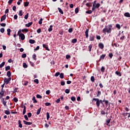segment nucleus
<instances>
[{
	"mask_svg": "<svg viewBox=\"0 0 130 130\" xmlns=\"http://www.w3.org/2000/svg\"><path fill=\"white\" fill-rule=\"evenodd\" d=\"M34 83H36V84H39V80L38 79H35L34 80Z\"/></svg>",
	"mask_w": 130,
	"mask_h": 130,
	"instance_id": "c03bdc74",
	"label": "nucleus"
},
{
	"mask_svg": "<svg viewBox=\"0 0 130 130\" xmlns=\"http://www.w3.org/2000/svg\"><path fill=\"white\" fill-rule=\"evenodd\" d=\"M58 10L61 15H63V11L60 8H58Z\"/></svg>",
	"mask_w": 130,
	"mask_h": 130,
	"instance_id": "aec40b11",
	"label": "nucleus"
},
{
	"mask_svg": "<svg viewBox=\"0 0 130 130\" xmlns=\"http://www.w3.org/2000/svg\"><path fill=\"white\" fill-rule=\"evenodd\" d=\"M92 44H90L89 45V46H88L89 51L90 52L91 50H92Z\"/></svg>",
	"mask_w": 130,
	"mask_h": 130,
	"instance_id": "c85d7f7f",
	"label": "nucleus"
},
{
	"mask_svg": "<svg viewBox=\"0 0 130 130\" xmlns=\"http://www.w3.org/2000/svg\"><path fill=\"white\" fill-rule=\"evenodd\" d=\"M6 18H7V16L6 15V14L2 16L1 17V21L3 22V21H5V20H6Z\"/></svg>",
	"mask_w": 130,
	"mask_h": 130,
	"instance_id": "1a4fd4ad",
	"label": "nucleus"
},
{
	"mask_svg": "<svg viewBox=\"0 0 130 130\" xmlns=\"http://www.w3.org/2000/svg\"><path fill=\"white\" fill-rule=\"evenodd\" d=\"M68 32L69 33H72V32H73V28H69V30H68Z\"/></svg>",
	"mask_w": 130,
	"mask_h": 130,
	"instance_id": "864d4df0",
	"label": "nucleus"
},
{
	"mask_svg": "<svg viewBox=\"0 0 130 130\" xmlns=\"http://www.w3.org/2000/svg\"><path fill=\"white\" fill-rule=\"evenodd\" d=\"M45 105H46V106H50V105H51V104H50V103H46Z\"/></svg>",
	"mask_w": 130,
	"mask_h": 130,
	"instance_id": "5fc2aeb1",
	"label": "nucleus"
},
{
	"mask_svg": "<svg viewBox=\"0 0 130 130\" xmlns=\"http://www.w3.org/2000/svg\"><path fill=\"white\" fill-rule=\"evenodd\" d=\"M27 56V54L26 53H24L22 55L21 57L22 58H25V57Z\"/></svg>",
	"mask_w": 130,
	"mask_h": 130,
	"instance_id": "ea45409f",
	"label": "nucleus"
},
{
	"mask_svg": "<svg viewBox=\"0 0 130 130\" xmlns=\"http://www.w3.org/2000/svg\"><path fill=\"white\" fill-rule=\"evenodd\" d=\"M60 74V73L59 72H57V73H55V77H58V76H59Z\"/></svg>",
	"mask_w": 130,
	"mask_h": 130,
	"instance_id": "13d9d810",
	"label": "nucleus"
},
{
	"mask_svg": "<svg viewBox=\"0 0 130 130\" xmlns=\"http://www.w3.org/2000/svg\"><path fill=\"white\" fill-rule=\"evenodd\" d=\"M39 48H40V47L38 46L36 48L34 49V50H39Z\"/></svg>",
	"mask_w": 130,
	"mask_h": 130,
	"instance_id": "69168bd1",
	"label": "nucleus"
},
{
	"mask_svg": "<svg viewBox=\"0 0 130 130\" xmlns=\"http://www.w3.org/2000/svg\"><path fill=\"white\" fill-rule=\"evenodd\" d=\"M5 114H7V115H9L10 114V111L9 110H5Z\"/></svg>",
	"mask_w": 130,
	"mask_h": 130,
	"instance_id": "a878e982",
	"label": "nucleus"
},
{
	"mask_svg": "<svg viewBox=\"0 0 130 130\" xmlns=\"http://www.w3.org/2000/svg\"><path fill=\"white\" fill-rule=\"evenodd\" d=\"M27 116H28V117H29V118L31 117V116H32V113H27Z\"/></svg>",
	"mask_w": 130,
	"mask_h": 130,
	"instance_id": "bf43d9fd",
	"label": "nucleus"
},
{
	"mask_svg": "<svg viewBox=\"0 0 130 130\" xmlns=\"http://www.w3.org/2000/svg\"><path fill=\"white\" fill-rule=\"evenodd\" d=\"M66 58H67V59H69V58H71V55H66Z\"/></svg>",
	"mask_w": 130,
	"mask_h": 130,
	"instance_id": "774afa93",
	"label": "nucleus"
},
{
	"mask_svg": "<svg viewBox=\"0 0 130 130\" xmlns=\"http://www.w3.org/2000/svg\"><path fill=\"white\" fill-rule=\"evenodd\" d=\"M18 89H19L18 88L16 87V88H15V89H14V92L15 93L18 92Z\"/></svg>",
	"mask_w": 130,
	"mask_h": 130,
	"instance_id": "e2e57ef3",
	"label": "nucleus"
},
{
	"mask_svg": "<svg viewBox=\"0 0 130 130\" xmlns=\"http://www.w3.org/2000/svg\"><path fill=\"white\" fill-rule=\"evenodd\" d=\"M105 56H106V54H104L100 56V59H104V58H105Z\"/></svg>",
	"mask_w": 130,
	"mask_h": 130,
	"instance_id": "f3484780",
	"label": "nucleus"
},
{
	"mask_svg": "<svg viewBox=\"0 0 130 130\" xmlns=\"http://www.w3.org/2000/svg\"><path fill=\"white\" fill-rule=\"evenodd\" d=\"M32 100L33 101V103H37V100H36V99H35V96L32 98Z\"/></svg>",
	"mask_w": 130,
	"mask_h": 130,
	"instance_id": "4be33fe9",
	"label": "nucleus"
},
{
	"mask_svg": "<svg viewBox=\"0 0 130 130\" xmlns=\"http://www.w3.org/2000/svg\"><path fill=\"white\" fill-rule=\"evenodd\" d=\"M46 116H47V120H48L49 119L50 117V116L49 115V113H48V112L46 113Z\"/></svg>",
	"mask_w": 130,
	"mask_h": 130,
	"instance_id": "393cba45",
	"label": "nucleus"
},
{
	"mask_svg": "<svg viewBox=\"0 0 130 130\" xmlns=\"http://www.w3.org/2000/svg\"><path fill=\"white\" fill-rule=\"evenodd\" d=\"M109 56L110 58H112V57L113 56V54L112 53H109Z\"/></svg>",
	"mask_w": 130,
	"mask_h": 130,
	"instance_id": "8fccbe9b",
	"label": "nucleus"
},
{
	"mask_svg": "<svg viewBox=\"0 0 130 130\" xmlns=\"http://www.w3.org/2000/svg\"><path fill=\"white\" fill-rule=\"evenodd\" d=\"M101 71L102 72V73H104V72H105V68H104L103 66L102 67Z\"/></svg>",
	"mask_w": 130,
	"mask_h": 130,
	"instance_id": "7c9ffc66",
	"label": "nucleus"
},
{
	"mask_svg": "<svg viewBox=\"0 0 130 130\" xmlns=\"http://www.w3.org/2000/svg\"><path fill=\"white\" fill-rule=\"evenodd\" d=\"M41 112V107H40L37 112V115H39L40 114V112Z\"/></svg>",
	"mask_w": 130,
	"mask_h": 130,
	"instance_id": "2eb2a0df",
	"label": "nucleus"
},
{
	"mask_svg": "<svg viewBox=\"0 0 130 130\" xmlns=\"http://www.w3.org/2000/svg\"><path fill=\"white\" fill-rule=\"evenodd\" d=\"M112 24H109L108 26H106L103 29V33H107L109 34V33H111L112 31Z\"/></svg>",
	"mask_w": 130,
	"mask_h": 130,
	"instance_id": "f257e3e1",
	"label": "nucleus"
},
{
	"mask_svg": "<svg viewBox=\"0 0 130 130\" xmlns=\"http://www.w3.org/2000/svg\"><path fill=\"white\" fill-rule=\"evenodd\" d=\"M111 120V119H108L106 120L105 124H106L107 125H108L109 126H110L111 125L109 124V123H110Z\"/></svg>",
	"mask_w": 130,
	"mask_h": 130,
	"instance_id": "423d86ee",
	"label": "nucleus"
},
{
	"mask_svg": "<svg viewBox=\"0 0 130 130\" xmlns=\"http://www.w3.org/2000/svg\"><path fill=\"white\" fill-rule=\"evenodd\" d=\"M23 123L26 125H31V124H32V122L26 121L25 120H23Z\"/></svg>",
	"mask_w": 130,
	"mask_h": 130,
	"instance_id": "6e6552de",
	"label": "nucleus"
},
{
	"mask_svg": "<svg viewBox=\"0 0 130 130\" xmlns=\"http://www.w3.org/2000/svg\"><path fill=\"white\" fill-rule=\"evenodd\" d=\"M22 12H23L22 10H20L19 12V16L20 17H22V16H23V14L22 13Z\"/></svg>",
	"mask_w": 130,
	"mask_h": 130,
	"instance_id": "c756f323",
	"label": "nucleus"
},
{
	"mask_svg": "<svg viewBox=\"0 0 130 130\" xmlns=\"http://www.w3.org/2000/svg\"><path fill=\"white\" fill-rule=\"evenodd\" d=\"M11 80H12V78L11 77H9V79L5 78L4 79V83L6 84V85H8V84L11 82Z\"/></svg>",
	"mask_w": 130,
	"mask_h": 130,
	"instance_id": "f03ea898",
	"label": "nucleus"
},
{
	"mask_svg": "<svg viewBox=\"0 0 130 130\" xmlns=\"http://www.w3.org/2000/svg\"><path fill=\"white\" fill-rule=\"evenodd\" d=\"M71 100L72 101H76V98L75 96L71 97Z\"/></svg>",
	"mask_w": 130,
	"mask_h": 130,
	"instance_id": "6e6d98bb",
	"label": "nucleus"
},
{
	"mask_svg": "<svg viewBox=\"0 0 130 130\" xmlns=\"http://www.w3.org/2000/svg\"><path fill=\"white\" fill-rule=\"evenodd\" d=\"M26 113V109H23L22 114L23 115H25V114Z\"/></svg>",
	"mask_w": 130,
	"mask_h": 130,
	"instance_id": "0e129e2a",
	"label": "nucleus"
},
{
	"mask_svg": "<svg viewBox=\"0 0 130 130\" xmlns=\"http://www.w3.org/2000/svg\"><path fill=\"white\" fill-rule=\"evenodd\" d=\"M22 30H21V29H19L18 31V33H17V36H20V34H22Z\"/></svg>",
	"mask_w": 130,
	"mask_h": 130,
	"instance_id": "79ce46f5",
	"label": "nucleus"
},
{
	"mask_svg": "<svg viewBox=\"0 0 130 130\" xmlns=\"http://www.w3.org/2000/svg\"><path fill=\"white\" fill-rule=\"evenodd\" d=\"M124 16L127 18H130V14L128 12H126L124 14Z\"/></svg>",
	"mask_w": 130,
	"mask_h": 130,
	"instance_id": "f8f14e48",
	"label": "nucleus"
},
{
	"mask_svg": "<svg viewBox=\"0 0 130 130\" xmlns=\"http://www.w3.org/2000/svg\"><path fill=\"white\" fill-rule=\"evenodd\" d=\"M43 47L46 49V50H48V51H49V49L48 48V46L46 45L45 44H43Z\"/></svg>",
	"mask_w": 130,
	"mask_h": 130,
	"instance_id": "9d476101",
	"label": "nucleus"
},
{
	"mask_svg": "<svg viewBox=\"0 0 130 130\" xmlns=\"http://www.w3.org/2000/svg\"><path fill=\"white\" fill-rule=\"evenodd\" d=\"M7 35H8V36H10L11 35V29L10 28L7 29Z\"/></svg>",
	"mask_w": 130,
	"mask_h": 130,
	"instance_id": "a211bd4d",
	"label": "nucleus"
},
{
	"mask_svg": "<svg viewBox=\"0 0 130 130\" xmlns=\"http://www.w3.org/2000/svg\"><path fill=\"white\" fill-rule=\"evenodd\" d=\"M90 80L91 82H95V78H94V76H91Z\"/></svg>",
	"mask_w": 130,
	"mask_h": 130,
	"instance_id": "4c0bfd02",
	"label": "nucleus"
},
{
	"mask_svg": "<svg viewBox=\"0 0 130 130\" xmlns=\"http://www.w3.org/2000/svg\"><path fill=\"white\" fill-rule=\"evenodd\" d=\"M18 126H19V127H20V128H22V127H23L22 123L21 122V120H20L18 121Z\"/></svg>",
	"mask_w": 130,
	"mask_h": 130,
	"instance_id": "ddd939ff",
	"label": "nucleus"
},
{
	"mask_svg": "<svg viewBox=\"0 0 130 130\" xmlns=\"http://www.w3.org/2000/svg\"><path fill=\"white\" fill-rule=\"evenodd\" d=\"M75 12L76 14H78L79 13V9L76 8L75 10Z\"/></svg>",
	"mask_w": 130,
	"mask_h": 130,
	"instance_id": "de8ad7c7",
	"label": "nucleus"
},
{
	"mask_svg": "<svg viewBox=\"0 0 130 130\" xmlns=\"http://www.w3.org/2000/svg\"><path fill=\"white\" fill-rule=\"evenodd\" d=\"M7 75L8 76V77H9V78H10V77H11V71H8Z\"/></svg>",
	"mask_w": 130,
	"mask_h": 130,
	"instance_id": "e433bc0d",
	"label": "nucleus"
},
{
	"mask_svg": "<svg viewBox=\"0 0 130 130\" xmlns=\"http://www.w3.org/2000/svg\"><path fill=\"white\" fill-rule=\"evenodd\" d=\"M88 33H89V29L87 28L85 31L86 38H88L89 37Z\"/></svg>",
	"mask_w": 130,
	"mask_h": 130,
	"instance_id": "0eeeda50",
	"label": "nucleus"
},
{
	"mask_svg": "<svg viewBox=\"0 0 130 130\" xmlns=\"http://www.w3.org/2000/svg\"><path fill=\"white\" fill-rule=\"evenodd\" d=\"M6 64V62L3 61L1 64H0V69H2L3 67H4Z\"/></svg>",
	"mask_w": 130,
	"mask_h": 130,
	"instance_id": "412c9836",
	"label": "nucleus"
},
{
	"mask_svg": "<svg viewBox=\"0 0 130 130\" xmlns=\"http://www.w3.org/2000/svg\"><path fill=\"white\" fill-rule=\"evenodd\" d=\"M94 7L96 9H98L100 7V4L98 3V4H95V5H94Z\"/></svg>",
	"mask_w": 130,
	"mask_h": 130,
	"instance_id": "b1692460",
	"label": "nucleus"
},
{
	"mask_svg": "<svg viewBox=\"0 0 130 130\" xmlns=\"http://www.w3.org/2000/svg\"><path fill=\"white\" fill-rule=\"evenodd\" d=\"M116 75H117V76H119V77H121V74H120V72H118V71H116L115 72Z\"/></svg>",
	"mask_w": 130,
	"mask_h": 130,
	"instance_id": "473e14b6",
	"label": "nucleus"
},
{
	"mask_svg": "<svg viewBox=\"0 0 130 130\" xmlns=\"http://www.w3.org/2000/svg\"><path fill=\"white\" fill-rule=\"evenodd\" d=\"M103 102L105 103V104L107 106V105H108V103H109L108 101L104 100Z\"/></svg>",
	"mask_w": 130,
	"mask_h": 130,
	"instance_id": "58836bf2",
	"label": "nucleus"
},
{
	"mask_svg": "<svg viewBox=\"0 0 130 130\" xmlns=\"http://www.w3.org/2000/svg\"><path fill=\"white\" fill-rule=\"evenodd\" d=\"M13 101L16 103L18 101V99H17V98H14Z\"/></svg>",
	"mask_w": 130,
	"mask_h": 130,
	"instance_id": "338daca9",
	"label": "nucleus"
},
{
	"mask_svg": "<svg viewBox=\"0 0 130 130\" xmlns=\"http://www.w3.org/2000/svg\"><path fill=\"white\" fill-rule=\"evenodd\" d=\"M29 43H30V44H34V43H35V40H32V39H30L29 40Z\"/></svg>",
	"mask_w": 130,
	"mask_h": 130,
	"instance_id": "4468645a",
	"label": "nucleus"
},
{
	"mask_svg": "<svg viewBox=\"0 0 130 130\" xmlns=\"http://www.w3.org/2000/svg\"><path fill=\"white\" fill-rule=\"evenodd\" d=\"M59 77H60V79H63V77H64L63 73H60Z\"/></svg>",
	"mask_w": 130,
	"mask_h": 130,
	"instance_id": "cd10ccee",
	"label": "nucleus"
},
{
	"mask_svg": "<svg viewBox=\"0 0 130 130\" xmlns=\"http://www.w3.org/2000/svg\"><path fill=\"white\" fill-rule=\"evenodd\" d=\"M1 26H2V27H6V23H1L0 24Z\"/></svg>",
	"mask_w": 130,
	"mask_h": 130,
	"instance_id": "680f3d73",
	"label": "nucleus"
},
{
	"mask_svg": "<svg viewBox=\"0 0 130 130\" xmlns=\"http://www.w3.org/2000/svg\"><path fill=\"white\" fill-rule=\"evenodd\" d=\"M46 94H47V95H49V94H50V90H48L46 91Z\"/></svg>",
	"mask_w": 130,
	"mask_h": 130,
	"instance_id": "052dcab7",
	"label": "nucleus"
},
{
	"mask_svg": "<svg viewBox=\"0 0 130 130\" xmlns=\"http://www.w3.org/2000/svg\"><path fill=\"white\" fill-rule=\"evenodd\" d=\"M37 98H39V99H41L42 98V96L40 94H37Z\"/></svg>",
	"mask_w": 130,
	"mask_h": 130,
	"instance_id": "3c124183",
	"label": "nucleus"
},
{
	"mask_svg": "<svg viewBox=\"0 0 130 130\" xmlns=\"http://www.w3.org/2000/svg\"><path fill=\"white\" fill-rule=\"evenodd\" d=\"M0 32H1V33H4L5 32V29L4 28H1Z\"/></svg>",
	"mask_w": 130,
	"mask_h": 130,
	"instance_id": "603ef678",
	"label": "nucleus"
},
{
	"mask_svg": "<svg viewBox=\"0 0 130 130\" xmlns=\"http://www.w3.org/2000/svg\"><path fill=\"white\" fill-rule=\"evenodd\" d=\"M116 27L117 28H118V29H120V28H121V27L120 26V25L119 24H117L116 25Z\"/></svg>",
	"mask_w": 130,
	"mask_h": 130,
	"instance_id": "49530a36",
	"label": "nucleus"
},
{
	"mask_svg": "<svg viewBox=\"0 0 130 130\" xmlns=\"http://www.w3.org/2000/svg\"><path fill=\"white\" fill-rule=\"evenodd\" d=\"M86 14H92V10H88L85 12Z\"/></svg>",
	"mask_w": 130,
	"mask_h": 130,
	"instance_id": "c9c22d12",
	"label": "nucleus"
},
{
	"mask_svg": "<svg viewBox=\"0 0 130 130\" xmlns=\"http://www.w3.org/2000/svg\"><path fill=\"white\" fill-rule=\"evenodd\" d=\"M43 20V19L42 18H41L39 21V24L40 25H41V24H42V21Z\"/></svg>",
	"mask_w": 130,
	"mask_h": 130,
	"instance_id": "09e8293b",
	"label": "nucleus"
},
{
	"mask_svg": "<svg viewBox=\"0 0 130 130\" xmlns=\"http://www.w3.org/2000/svg\"><path fill=\"white\" fill-rule=\"evenodd\" d=\"M21 31L22 32H25L26 33H27V32H28V29H27V28H24V29H22Z\"/></svg>",
	"mask_w": 130,
	"mask_h": 130,
	"instance_id": "f704fd0d",
	"label": "nucleus"
},
{
	"mask_svg": "<svg viewBox=\"0 0 130 130\" xmlns=\"http://www.w3.org/2000/svg\"><path fill=\"white\" fill-rule=\"evenodd\" d=\"M19 37H20L21 40H25V35L23 34H20Z\"/></svg>",
	"mask_w": 130,
	"mask_h": 130,
	"instance_id": "39448f33",
	"label": "nucleus"
},
{
	"mask_svg": "<svg viewBox=\"0 0 130 130\" xmlns=\"http://www.w3.org/2000/svg\"><path fill=\"white\" fill-rule=\"evenodd\" d=\"M77 39H74L72 40V43H77Z\"/></svg>",
	"mask_w": 130,
	"mask_h": 130,
	"instance_id": "72a5a7b5",
	"label": "nucleus"
},
{
	"mask_svg": "<svg viewBox=\"0 0 130 130\" xmlns=\"http://www.w3.org/2000/svg\"><path fill=\"white\" fill-rule=\"evenodd\" d=\"M100 95H101V91L100 90H99L97 93V97H99Z\"/></svg>",
	"mask_w": 130,
	"mask_h": 130,
	"instance_id": "a19ab883",
	"label": "nucleus"
},
{
	"mask_svg": "<svg viewBox=\"0 0 130 130\" xmlns=\"http://www.w3.org/2000/svg\"><path fill=\"white\" fill-rule=\"evenodd\" d=\"M93 100L94 101H96V105L97 107H100V100L99 99H93Z\"/></svg>",
	"mask_w": 130,
	"mask_h": 130,
	"instance_id": "7ed1b4c3",
	"label": "nucleus"
},
{
	"mask_svg": "<svg viewBox=\"0 0 130 130\" xmlns=\"http://www.w3.org/2000/svg\"><path fill=\"white\" fill-rule=\"evenodd\" d=\"M10 69H11V67L10 66H8L5 68V71L7 72V71H9V70H10Z\"/></svg>",
	"mask_w": 130,
	"mask_h": 130,
	"instance_id": "5701e85b",
	"label": "nucleus"
},
{
	"mask_svg": "<svg viewBox=\"0 0 130 130\" xmlns=\"http://www.w3.org/2000/svg\"><path fill=\"white\" fill-rule=\"evenodd\" d=\"M28 16H29V13H27L26 15H25L24 16V19L25 20H27V19H28Z\"/></svg>",
	"mask_w": 130,
	"mask_h": 130,
	"instance_id": "a18cd8bd",
	"label": "nucleus"
},
{
	"mask_svg": "<svg viewBox=\"0 0 130 130\" xmlns=\"http://www.w3.org/2000/svg\"><path fill=\"white\" fill-rule=\"evenodd\" d=\"M70 90L69 89H66L65 90V93H66V94H69V93H70Z\"/></svg>",
	"mask_w": 130,
	"mask_h": 130,
	"instance_id": "37998d69",
	"label": "nucleus"
},
{
	"mask_svg": "<svg viewBox=\"0 0 130 130\" xmlns=\"http://www.w3.org/2000/svg\"><path fill=\"white\" fill-rule=\"evenodd\" d=\"M52 27H53V26L52 25H51L50 26V27L49 28V29H48L49 32H51V31H52Z\"/></svg>",
	"mask_w": 130,
	"mask_h": 130,
	"instance_id": "6ab92c4d",
	"label": "nucleus"
},
{
	"mask_svg": "<svg viewBox=\"0 0 130 130\" xmlns=\"http://www.w3.org/2000/svg\"><path fill=\"white\" fill-rule=\"evenodd\" d=\"M32 24H33V22H29L27 24H26L25 26H26V27H30V26H31L32 25Z\"/></svg>",
	"mask_w": 130,
	"mask_h": 130,
	"instance_id": "dca6fc26",
	"label": "nucleus"
},
{
	"mask_svg": "<svg viewBox=\"0 0 130 130\" xmlns=\"http://www.w3.org/2000/svg\"><path fill=\"white\" fill-rule=\"evenodd\" d=\"M23 67L24 68V69H27V68H28V65H27V63H23Z\"/></svg>",
	"mask_w": 130,
	"mask_h": 130,
	"instance_id": "bb28decb",
	"label": "nucleus"
},
{
	"mask_svg": "<svg viewBox=\"0 0 130 130\" xmlns=\"http://www.w3.org/2000/svg\"><path fill=\"white\" fill-rule=\"evenodd\" d=\"M99 47H100L101 49H103V48H104V45L103 43H100L99 44Z\"/></svg>",
	"mask_w": 130,
	"mask_h": 130,
	"instance_id": "9b49d317",
	"label": "nucleus"
},
{
	"mask_svg": "<svg viewBox=\"0 0 130 130\" xmlns=\"http://www.w3.org/2000/svg\"><path fill=\"white\" fill-rule=\"evenodd\" d=\"M95 39V36L94 35H91L89 36V41H94Z\"/></svg>",
	"mask_w": 130,
	"mask_h": 130,
	"instance_id": "20e7f679",
	"label": "nucleus"
},
{
	"mask_svg": "<svg viewBox=\"0 0 130 130\" xmlns=\"http://www.w3.org/2000/svg\"><path fill=\"white\" fill-rule=\"evenodd\" d=\"M24 7H28V6H29V2H24Z\"/></svg>",
	"mask_w": 130,
	"mask_h": 130,
	"instance_id": "2f4dec72",
	"label": "nucleus"
},
{
	"mask_svg": "<svg viewBox=\"0 0 130 130\" xmlns=\"http://www.w3.org/2000/svg\"><path fill=\"white\" fill-rule=\"evenodd\" d=\"M60 84L61 86H64V85H66V82H64V81H61Z\"/></svg>",
	"mask_w": 130,
	"mask_h": 130,
	"instance_id": "4d7b16f0",
	"label": "nucleus"
}]
</instances>
